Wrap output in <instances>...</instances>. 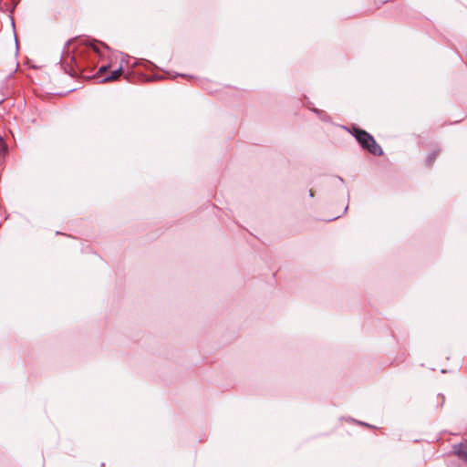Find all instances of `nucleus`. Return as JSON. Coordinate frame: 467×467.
I'll list each match as a JSON object with an SVG mask.
<instances>
[{"instance_id": "1", "label": "nucleus", "mask_w": 467, "mask_h": 467, "mask_svg": "<svg viewBox=\"0 0 467 467\" xmlns=\"http://www.w3.org/2000/svg\"><path fill=\"white\" fill-rule=\"evenodd\" d=\"M71 42H68L67 47H65L64 54L62 59H60V66L67 64L64 67L65 78L63 81L69 80L71 78H75L78 76L79 67L76 61L75 56H70V46Z\"/></svg>"}, {"instance_id": "2", "label": "nucleus", "mask_w": 467, "mask_h": 467, "mask_svg": "<svg viewBox=\"0 0 467 467\" xmlns=\"http://www.w3.org/2000/svg\"><path fill=\"white\" fill-rule=\"evenodd\" d=\"M355 137L360 145L375 155L382 154L381 148L377 144L374 138L365 130H356Z\"/></svg>"}, {"instance_id": "3", "label": "nucleus", "mask_w": 467, "mask_h": 467, "mask_svg": "<svg viewBox=\"0 0 467 467\" xmlns=\"http://www.w3.org/2000/svg\"><path fill=\"white\" fill-rule=\"evenodd\" d=\"M453 452L467 462V443H459L453 446Z\"/></svg>"}, {"instance_id": "4", "label": "nucleus", "mask_w": 467, "mask_h": 467, "mask_svg": "<svg viewBox=\"0 0 467 467\" xmlns=\"http://www.w3.org/2000/svg\"><path fill=\"white\" fill-rule=\"evenodd\" d=\"M101 47H104V45L98 42H88L87 44V48L94 51L97 54H100Z\"/></svg>"}, {"instance_id": "5", "label": "nucleus", "mask_w": 467, "mask_h": 467, "mask_svg": "<svg viewBox=\"0 0 467 467\" xmlns=\"http://www.w3.org/2000/svg\"><path fill=\"white\" fill-rule=\"evenodd\" d=\"M122 73V68L119 67L118 69L113 70L109 76L104 78V81H112L117 79Z\"/></svg>"}, {"instance_id": "6", "label": "nucleus", "mask_w": 467, "mask_h": 467, "mask_svg": "<svg viewBox=\"0 0 467 467\" xmlns=\"http://www.w3.org/2000/svg\"><path fill=\"white\" fill-rule=\"evenodd\" d=\"M6 150L5 143L3 138L0 136V153L5 152Z\"/></svg>"}, {"instance_id": "7", "label": "nucleus", "mask_w": 467, "mask_h": 467, "mask_svg": "<svg viewBox=\"0 0 467 467\" xmlns=\"http://www.w3.org/2000/svg\"><path fill=\"white\" fill-rule=\"evenodd\" d=\"M76 88H70V87L66 88H65V93H68V92H70V91H73V90H75Z\"/></svg>"}, {"instance_id": "8", "label": "nucleus", "mask_w": 467, "mask_h": 467, "mask_svg": "<svg viewBox=\"0 0 467 467\" xmlns=\"http://www.w3.org/2000/svg\"><path fill=\"white\" fill-rule=\"evenodd\" d=\"M105 70H107V67H106V66H103V67H101L99 68V73H102V72H104Z\"/></svg>"}]
</instances>
